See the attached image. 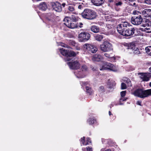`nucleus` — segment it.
Returning <instances> with one entry per match:
<instances>
[{"label":"nucleus","mask_w":151,"mask_h":151,"mask_svg":"<svg viewBox=\"0 0 151 151\" xmlns=\"http://www.w3.org/2000/svg\"><path fill=\"white\" fill-rule=\"evenodd\" d=\"M126 23V22L122 23L117 25L116 29L118 33L125 36H130L134 34V36L137 35L134 34L135 29L130 27Z\"/></svg>","instance_id":"f257e3e1"},{"label":"nucleus","mask_w":151,"mask_h":151,"mask_svg":"<svg viewBox=\"0 0 151 151\" xmlns=\"http://www.w3.org/2000/svg\"><path fill=\"white\" fill-rule=\"evenodd\" d=\"M82 17L89 20H92L96 18V12L91 9H85L81 14Z\"/></svg>","instance_id":"f03ea898"},{"label":"nucleus","mask_w":151,"mask_h":151,"mask_svg":"<svg viewBox=\"0 0 151 151\" xmlns=\"http://www.w3.org/2000/svg\"><path fill=\"white\" fill-rule=\"evenodd\" d=\"M133 94L141 98L147 97L151 96V89L144 90L143 88H138L134 91Z\"/></svg>","instance_id":"7ed1b4c3"},{"label":"nucleus","mask_w":151,"mask_h":151,"mask_svg":"<svg viewBox=\"0 0 151 151\" xmlns=\"http://www.w3.org/2000/svg\"><path fill=\"white\" fill-rule=\"evenodd\" d=\"M59 50L61 54L66 57L64 59L65 62L70 61L71 59L69 57H75L79 53L78 52H75L73 50H68L63 48L60 49Z\"/></svg>","instance_id":"20e7f679"},{"label":"nucleus","mask_w":151,"mask_h":151,"mask_svg":"<svg viewBox=\"0 0 151 151\" xmlns=\"http://www.w3.org/2000/svg\"><path fill=\"white\" fill-rule=\"evenodd\" d=\"M51 4L53 9L58 12H61L62 9V6L64 7L65 5V3L61 4L60 2L57 1H52Z\"/></svg>","instance_id":"39448f33"},{"label":"nucleus","mask_w":151,"mask_h":151,"mask_svg":"<svg viewBox=\"0 0 151 151\" xmlns=\"http://www.w3.org/2000/svg\"><path fill=\"white\" fill-rule=\"evenodd\" d=\"M101 50L104 52L109 51L112 50V44L108 41L104 42L100 45Z\"/></svg>","instance_id":"423d86ee"},{"label":"nucleus","mask_w":151,"mask_h":151,"mask_svg":"<svg viewBox=\"0 0 151 151\" xmlns=\"http://www.w3.org/2000/svg\"><path fill=\"white\" fill-rule=\"evenodd\" d=\"M91 37L90 34L86 32H83L78 35V38L80 42H86Z\"/></svg>","instance_id":"0eeeda50"},{"label":"nucleus","mask_w":151,"mask_h":151,"mask_svg":"<svg viewBox=\"0 0 151 151\" xmlns=\"http://www.w3.org/2000/svg\"><path fill=\"white\" fill-rule=\"evenodd\" d=\"M100 70H109L114 72H116L117 70L115 66L109 63L106 62L102 66Z\"/></svg>","instance_id":"6e6552de"},{"label":"nucleus","mask_w":151,"mask_h":151,"mask_svg":"<svg viewBox=\"0 0 151 151\" xmlns=\"http://www.w3.org/2000/svg\"><path fill=\"white\" fill-rule=\"evenodd\" d=\"M143 19L140 15H135L132 17L131 22L134 25H139L142 22Z\"/></svg>","instance_id":"1a4fd4ad"},{"label":"nucleus","mask_w":151,"mask_h":151,"mask_svg":"<svg viewBox=\"0 0 151 151\" xmlns=\"http://www.w3.org/2000/svg\"><path fill=\"white\" fill-rule=\"evenodd\" d=\"M83 47L89 53H95L98 50L97 47L96 46L88 44H84Z\"/></svg>","instance_id":"9d476101"},{"label":"nucleus","mask_w":151,"mask_h":151,"mask_svg":"<svg viewBox=\"0 0 151 151\" xmlns=\"http://www.w3.org/2000/svg\"><path fill=\"white\" fill-rule=\"evenodd\" d=\"M67 65L70 69L73 70H77L80 68V65L77 60L72 61L67 63Z\"/></svg>","instance_id":"9b49d317"},{"label":"nucleus","mask_w":151,"mask_h":151,"mask_svg":"<svg viewBox=\"0 0 151 151\" xmlns=\"http://www.w3.org/2000/svg\"><path fill=\"white\" fill-rule=\"evenodd\" d=\"M65 22L64 24L68 28L73 29L77 28V24L76 22H67L66 21H64Z\"/></svg>","instance_id":"f8f14e48"},{"label":"nucleus","mask_w":151,"mask_h":151,"mask_svg":"<svg viewBox=\"0 0 151 151\" xmlns=\"http://www.w3.org/2000/svg\"><path fill=\"white\" fill-rule=\"evenodd\" d=\"M138 75H140L139 78L142 80L143 81L147 82L150 79V77L148 76L147 74L145 73H139Z\"/></svg>","instance_id":"ddd939ff"},{"label":"nucleus","mask_w":151,"mask_h":151,"mask_svg":"<svg viewBox=\"0 0 151 151\" xmlns=\"http://www.w3.org/2000/svg\"><path fill=\"white\" fill-rule=\"evenodd\" d=\"M92 60L93 61L96 62H102L104 60L103 56L99 54H95L92 57Z\"/></svg>","instance_id":"4468645a"},{"label":"nucleus","mask_w":151,"mask_h":151,"mask_svg":"<svg viewBox=\"0 0 151 151\" xmlns=\"http://www.w3.org/2000/svg\"><path fill=\"white\" fill-rule=\"evenodd\" d=\"M123 4V2L121 0H115L113 4L114 7L116 10L119 11Z\"/></svg>","instance_id":"2eb2a0df"},{"label":"nucleus","mask_w":151,"mask_h":151,"mask_svg":"<svg viewBox=\"0 0 151 151\" xmlns=\"http://www.w3.org/2000/svg\"><path fill=\"white\" fill-rule=\"evenodd\" d=\"M78 19L75 15H72L71 17H66L64 19V21H66L67 22H77L78 21Z\"/></svg>","instance_id":"dca6fc26"},{"label":"nucleus","mask_w":151,"mask_h":151,"mask_svg":"<svg viewBox=\"0 0 151 151\" xmlns=\"http://www.w3.org/2000/svg\"><path fill=\"white\" fill-rule=\"evenodd\" d=\"M91 1L95 6H101L104 3L105 0H91Z\"/></svg>","instance_id":"f3484780"},{"label":"nucleus","mask_w":151,"mask_h":151,"mask_svg":"<svg viewBox=\"0 0 151 151\" xmlns=\"http://www.w3.org/2000/svg\"><path fill=\"white\" fill-rule=\"evenodd\" d=\"M142 14L146 17H150L151 14V9H145L142 11Z\"/></svg>","instance_id":"a211bd4d"},{"label":"nucleus","mask_w":151,"mask_h":151,"mask_svg":"<svg viewBox=\"0 0 151 151\" xmlns=\"http://www.w3.org/2000/svg\"><path fill=\"white\" fill-rule=\"evenodd\" d=\"M131 49L132 52V54L134 55H139L141 54L139 49L137 47H136L134 45L132 47Z\"/></svg>","instance_id":"6ab92c4d"},{"label":"nucleus","mask_w":151,"mask_h":151,"mask_svg":"<svg viewBox=\"0 0 151 151\" xmlns=\"http://www.w3.org/2000/svg\"><path fill=\"white\" fill-rule=\"evenodd\" d=\"M91 30L94 33H98L100 31V29L98 26L93 25L90 27Z\"/></svg>","instance_id":"aec40b11"},{"label":"nucleus","mask_w":151,"mask_h":151,"mask_svg":"<svg viewBox=\"0 0 151 151\" xmlns=\"http://www.w3.org/2000/svg\"><path fill=\"white\" fill-rule=\"evenodd\" d=\"M87 122L89 125H93L96 123V119L94 116L91 117L87 120Z\"/></svg>","instance_id":"412c9836"},{"label":"nucleus","mask_w":151,"mask_h":151,"mask_svg":"<svg viewBox=\"0 0 151 151\" xmlns=\"http://www.w3.org/2000/svg\"><path fill=\"white\" fill-rule=\"evenodd\" d=\"M93 36L94 39L99 42L101 41L104 38V36L103 35L99 34H95Z\"/></svg>","instance_id":"4be33fe9"},{"label":"nucleus","mask_w":151,"mask_h":151,"mask_svg":"<svg viewBox=\"0 0 151 151\" xmlns=\"http://www.w3.org/2000/svg\"><path fill=\"white\" fill-rule=\"evenodd\" d=\"M47 8V5L46 3L44 2L40 3L39 6V9L42 11L45 10Z\"/></svg>","instance_id":"5701e85b"},{"label":"nucleus","mask_w":151,"mask_h":151,"mask_svg":"<svg viewBox=\"0 0 151 151\" xmlns=\"http://www.w3.org/2000/svg\"><path fill=\"white\" fill-rule=\"evenodd\" d=\"M69 45L72 46L74 47L77 50H80V48H78L77 47V43L75 41L70 40L69 42Z\"/></svg>","instance_id":"b1692460"},{"label":"nucleus","mask_w":151,"mask_h":151,"mask_svg":"<svg viewBox=\"0 0 151 151\" xmlns=\"http://www.w3.org/2000/svg\"><path fill=\"white\" fill-rule=\"evenodd\" d=\"M146 24H145V25L144 27L147 26L148 27V29L151 30L149 32H151V21L149 20L146 21Z\"/></svg>","instance_id":"393cba45"},{"label":"nucleus","mask_w":151,"mask_h":151,"mask_svg":"<svg viewBox=\"0 0 151 151\" xmlns=\"http://www.w3.org/2000/svg\"><path fill=\"white\" fill-rule=\"evenodd\" d=\"M86 88L87 93H88L89 95H91L93 93V91L92 88L87 86H86Z\"/></svg>","instance_id":"a878e982"},{"label":"nucleus","mask_w":151,"mask_h":151,"mask_svg":"<svg viewBox=\"0 0 151 151\" xmlns=\"http://www.w3.org/2000/svg\"><path fill=\"white\" fill-rule=\"evenodd\" d=\"M99 91L101 93H104L105 92V88L103 86H100L99 89Z\"/></svg>","instance_id":"bb28decb"},{"label":"nucleus","mask_w":151,"mask_h":151,"mask_svg":"<svg viewBox=\"0 0 151 151\" xmlns=\"http://www.w3.org/2000/svg\"><path fill=\"white\" fill-rule=\"evenodd\" d=\"M68 9L69 11L71 12H73L75 10L74 6L73 5H70L68 6Z\"/></svg>","instance_id":"cd10ccee"},{"label":"nucleus","mask_w":151,"mask_h":151,"mask_svg":"<svg viewBox=\"0 0 151 151\" xmlns=\"http://www.w3.org/2000/svg\"><path fill=\"white\" fill-rule=\"evenodd\" d=\"M85 137H81L80 140V142L83 145H85Z\"/></svg>","instance_id":"c85d7f7f"},{"label":"nucleus","mask_w":151,"mask_h":151,"mask_svg":"<svg viewBox=\"0 0 151 151\" xmlns=\"http://www.w3.org/2000/svg\"><path fill=\"white\" fill-rule=\"evenodd\" d=\"M145 50L147 53L151 56V46H149L145 48Z\"/></svg>","instance_id":"c756f323"},{"label":"nucleus","mask_w":151,"mask_h":151,"mask_svg":"<svg viewBox=\"0 0 151 151\" xmlns=\"http://www.w3.org/2000/svg\"><path fill=\"white\" fill-rule=\"evenodd\" d=\"M91 144V141L89 137H87L86 139V141L85 142V145H88Z\"/></svg>","instance_id":"7c9ffc66"},{"label":"nucleus","mask_w":151,"mask_h":151,"mask_svg":"<svg viewBox=\"0 0 151 151\" xmlns=\"http://www.w3.org/2000/svg\"><path fill=\"white\" fill-rule=\"evenodd\" d=\"M127 93V91H123L120 92V95L121 98L124 97Z\"/></svg>","instance_id":"2f4dec72"},{"label":"nucleus","mask_w":151,"mask_h":151,"mask_svg":"<svg viewBox=\"0 0 151 151\" xmlns=\"http://www.w3.org/2000/svg\"><path fill=\"white\" fill-rule=\"evenodd\" d=\"M121 88L122 89H125L127 88L126 84L124 83H122L121 85Z\"/></svg>","instance_id":"473e14b6"},{"label":"nucleus","mask_w":151,"mask_h":151,"mask_svg":"<svg viewBox=\"0 0 151 151\" xmlns=\"http://www.w3.org/2000/svg\"><path fill=\"white\" fill-rule=\"evenodd\" d=\"M77 24V28H81L83 27V24L82 22H76Z\"/></svg>","instance_id":"72a5a7b5"},{"label":"nucleus","mask_w":151,"mask_h":151,"mask_svg":"<svg viewBox=\"0 0 151 151\" xmlns=\"http://www.w3.org/2000/svg\"><path fill=\"white\" fill-rule=\"evenodd\" d=\"M105 19L107 21H109L111 20V17L108 15H106L105 17Z\"/></svg>","instance_id":"f704fd0d"},{"label":"nucleus","mask_w":151,"mask_h":151,"mask_svg":"<svg viewBox=\"0 0 151 151\" xmlns=\"http://www.w3.org/2000/svg\"><path fill=\"white\" fill-rule=\"evenodd\" d=\"M128 98L127 97H122L120 99V101L121 102L122 101H126Z\"/></svg>","instance_id":"c9c22d12"},{"label":"nucleus","mask_w":151,"mask_h":151,"mask_svg":"<svg viewBox=\"0 0 151 151\" xmlns=\"http://www.w3.org/2000/svg\"><path fill=\"white\" fill-rule=\"evenodd\" d=\"M61 46L64 47H66L67 48H70V46L68 45H67L64 43H62L61 45Z\"/></svg>","instance_id":"e433bc0d"},{"label":"nucleus","mask_w":151,"mask_h":151,"mask_svg":"<svg viewBox=\"0 0 151 151\" xmlns=\"http://www.w3.org/2000/svg\"><path fill=\"white\" fill-rule=\"evenodd\" d=\"M144 2L148 4H151V0H145Z\"/></svg>","instance_id":"4c0bfd02"},{"label":"nucleus","mask_w":151,"mask_h":151,"mask_svg":"<svg viewBox=\"0 0 151 151\" xmlns=\"http://www.w3.org/2000/svg\"><path fill=\"white\" fill-rule=\"evenodd\" d=\"M80 83L82 85L86 86L88 84V83L87 82L82 81L80 82Z\"/></svg>","instance_id":"58836bf2"},{"label":"nucleus","mask_w":151,"mask_h":151,"mask_svg":"<svg viewBox=\"0 0 151 151\" xmlns=\"http://www.w3.org/2000/svg\"><path fill=\"white\" fill-rule=\"evenodd\" d=\"M115 0H107V1L108 3V6L110 5V4L113 3L114 4Z\"/></svg>","instance_id":"ea45409f"},{"label":"nucleus","mask_w":151,"mask_h":151,"mask_svg":"<svg viewBox=\"0 0 151 151\" xmlns=\"http://www.w3.org/2000/svg\"><path fill=\"white\" fill-rule=\"evenodd\" d=\"M86 148L87 151H93L92 147L91 146L87 147Z\"/></svg>","instance_id":"a19ab883"},{"label":"nucleus","mask_w":151,"mask_h":151,"mask_svg":"<svg viewBox=\"0 0 151 151\" xmlns=\"http://www.w3.org/2000/svg\"><path fill=\"white\" fill-rule=\"evenodd\" d=\"M109 115L113 116V118H112L113 119H114L116 118V116H114L113 115L111 114V112L110 111H109Z\"/></svg>","instance_id":"79ce46f5"},{"label":"nucleus","mask_w":151,"mask_h":151,"mask_svg":"<svg viewBox=\"0 0 151 151\" xmlns=\"http://www.w3.org/2000/svg\"><path fill=\"white\" fill-rule=\"evenodd\" d=\"M104 55L106 57L108 58H110V55H109V54H108L106 53H105Z\"/></svg>","instance_id":"37998d69"},{"label":"nucleus","mask_w":151,"mask_h":151,"mask_svg":"<svg viewBox=\"0 0 151 151\" xmlns=\"http://www.w3.org/2000/svg\"><path fill=\"white\" fill-rule=\"evenodd\" d=\"M82 68L84 70H87V68L86 66H82Z\"/></svg>","instance_id":"c03bdc74"},{"label":"nucleus","mask_w":151,"mask_h":151,"mask_svg":"<svg viewBox=\"0 0 151 151\" xmlns=\"http://www.w3.org/2000/svg\"><path fill=\"white\" fill-rule=\"evenodd\" d=\"M137 104H138L139 105H140L141 106V101H138L137 102Z\"/></svg>","instance_id":"a18cd8bd"},{"label":"nucleus","mask_w":151,"mask_h":151,"mask_svg":"<svg viewBox=\"0 0 151 151\" xmlns=\"http://www.w3.org/2000/svg\"><path fill=\"white\" fill-rule=\"evenodd\" d=\"M82 7H83L81 5H79L78 6V8L79 9H81Z\"/></svg>","instance_id":"49530a36"},{"label":"nucleus","mask_w":151,"mask_h":151,"mask_svg":"<svg viewBox=\"0 0 151 151\" xmlns=\"http://www.w3.org/2000/svg\"><path fill=\"white\" fill-rule=\"evenodd\" d=\"M113 106H114V105L113 104H111L110 106V107L111 109V108L112 107H113Z\"/></svg>","instance_id":"de8ad7c7"},{"label":"nucleus","mask_w":151,"mask_h":151,"mask_svg":"<svg viewBox=\"0 0 151 151\" xmlns=\"http://www.w3.org/2000/svg\"><path fill=\"white\" fill-rule=\"evenodd\" d=\"M105 151H111V150L110 149H107Z\"/></svg>","instance_id":"09e8293b"},{"label":"nucleus","mask_w":151,"mask_h":151,"mask_svg":"<svg viewBox=\"0 0 151 151\" xmlns=\"http://www.w3.org/2000/svg\"><path fill=\"white\" fill-rule=\"evenodd\" d=\"M108 88H110V89H111V88H112V87H111V86H109L108 87Z\"/></svg>","instance_id":"8fccbe9b"},{"label":"nucleus","mask_w":151,"mask_h":151,"mask_svg":"<svg viewBox=\"0 0 151 151\" xmlns=\"http://www.w3.org/2000/svg\"><path fill=\"white\" fill-rule=\"evenodd\" d=\"M149 85L151 87V82L150 83Z\"/></svg>","instance_id":"3c124183"},{"label":"nucleus","mask_w":151,"mask_h":151,"mask_svg":"<svg viewBox=\"0 0 151 151\" xmlns=\"http://www.w3.org/2000/svg\"><path fill=\"white\" fill-rule=\"evenodd\" d=\"M149 70H150V71L151 72V67L149 68Z\"/></svg>","instance_id":"603ef678"},{"label":"nucleus","mask_w":151,"mask_h":151,"mask_svg":"<svg viewBox=\"0 0 151 151\" xmlns=\"http://www.w3.org/2000/svg\"><path fill=\"white\" fill-rule=\"evenodd\" d=\"M32 1H37V0H32Z\"/></svg>","instance_id":"864d4df0"},{"label":"nucleus","mask_w":151,"mask_h":151,"mask_svg":"<svg viewBox=\"0 0 151 151\" xmlns=\"http://www.w3.org/2000/svg\"><path fill=\"white\" fill-rule=\"evenodd\" d=\"M135 4H135V3H133V5H135Z\"/></svg>","instance_id":"5fc2aeb1"},{"label":"nucleus","mask_w":151,"mask_h":151,"mask_svg":"<svg viewBox=\"0 0 151 151\" xmlns=\"http://www.w3.org/2000/svg\"><path fill=\"white\" fill-rule=\"evenodd\" d=\"M150 19H151V15H150Z\"/></svg>","instance_id":"6e6d98bb"}]
</instances>
